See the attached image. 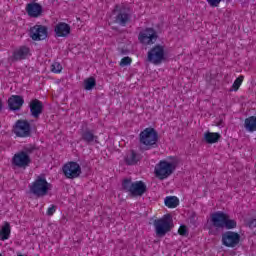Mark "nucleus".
<instances>
[{"instance_id":"1","label":"nucleus","mask_w":256,"mask_h":256,"mask_svg":"<svg viewBox=\"0 0 256 256\" xmlns=\"http://www.w3.org/2000/svg\"><path fill=\"white\" fill-rule=\"evenodd\" d=\"M177 167H179V159L176 156H169L168 160L159 161L155 166L154 173L158 179H167L175 173Z\"/></svg>"},{"instance_id":"2","label":"nucleus","mask_w":256,"mask_h":256,"mask_svg":"<svg viewBox=\"0 0 256 256\" xmlns=\"http://www.w3.org/2000/svg\"><path fill=\"white\" fill-rule=\"evenodd\" d=\"M159 133L152 127L145 128L139 134L140 145H144V151H149L157 147Z\"/></svg>"},{"instance_id":"3","label":"nucleus","mask_w":256,"mask_h":256,"mask_svg":"<svg viewBox=\"0 0 256 256\" xmlns=\"http://www.w3.org/2000/svg\"><path fill=\"white\" fill-rule=\"evenodd\" d=\"M153 227L157 237H165L167 233H171L173 230V217L171 214H165L153 221Z\"/></svg>"},{"instance_id":"4","label":"nucleus","mask_w":256,"mask_h":256,"mask_svg":"<svg viewBox=\"0 0 256 256\" xmlns=\"http://www.w3.org/2000/svg\"><path fill=\"white\" fill-rule=\"evenodd\" d=\"M167 60V54L165 53V46L156 44L150 48L147 52V61L152 65H161Z\"/></svg>"},{"instance_id":"5","label":"nucleus","mask_w":256,"mask_h":256,"mask_svg":"<svg viewBox=\"0 0 256 256\" xmlns=\"http://www.w3.org/2000/svg\"><path fill=\"white\" fill-rule=\"evenodd\" d=\"M113 14L116 15L114 23H117V25L127 27L128 23H131V12L125 6L115 5Z\"/></svg>"},{"instance_id":"6","label":"nucleus","mask_w":256,"mask_h":256,"mask_svg":"<svg viewBox=\"0 0 256 256\" xmlns=\"http://www.w3.org/2000/svg\"><path fill=\"white\" fill-rule=\"evenodd\" d=\"M13 133L16 137H20L22 139L31 137V123H29L27 119L17 120L13 126Z\"/></svg>"},{"instance_id":"7","label":"nucleus","mask_w":256,"mask_h":256,"mask_svg":"<svg viewBox=\"0 0 256 256\" xmlns=\"http://www.w3.org/2000/svg\"><path fill=\"white\" fill-rule=\"evenodd\" d=\"M62 173L66 179H78L81 177V165L75 161H69L62 166Z\"/></svg>"},{"instance_id":"8","label":"nucleus","mask_w":256,"mask_h":256,"mask_svg":"<svg viewBox=\"0 0 256 256\" xmlns=\"http://www.w3.org/2000/svg\"><path fill=\"white\" fill-rule=\"evenodd\" d=\"M12 167L17 169H27L31 165V156L25 152L18 151L11 160Z\"/></svg>"},{"instance_id":"9","label":"nucleus","mask_w":256,"mask_h":256,"mask_svg":"<svg viewBox=\"0 0 256 256\" xmlns=\"http://www.w3.org/2000/svg\"><path fill=\"white\" fill-rule=\"evenodd\" d=\"M29 35L32 41H45L49 37V28L42 24H35L30 28Z\"/></svg>"},{"instance_id":"10","label":"nucleus","mask_w":256,"mask_h":256,"mask_svg":"<svg viewBox=\"0 0 256 256\" xmlns=\"http://www.w3.org/2000/svg\"><path fill=\"white\" fill-rule=\"evenodd\" d=\"M157 38V31L153 28H146L138 34V41L142 45H153L157 41Z\"/></svg>"},{"instance_id":"11","label":"nucleus","mask_w":256,"mask_h":256,"mask_svg":"<svg viewBox=\"0 0 256 256\" xmlns=\"http://www.w3.org/2000/svg\"><path fill=\"white\" fill-rule=\"evenodd\" d=\"M50 189L51 184L47 182V179L41 176H38L31 185L32 193H48Z\"/></svg>"},{"instance_id":"12","label":"nucleus","mask_w":256,"mask_h":256,"mask_svg":"<svg viewBox=\"0 0 256 256\" xmlns=\"http://www.w3.org/2000/svg\"><path fill=\"white\" fill-rule=\"evenodd\" d=\"M241 236L237 232L228 231L222 235V243L225 247H237Z\"/></svg>"},{"instance_id":"13","label":"nucleus","mask_w":256,"mask_h":256,"mask_svg":"<svg viewBox=\"0 0 256 256\" xmlns=\"http://www.w3.org/2000/svg\"><path fill=\"white\" fill-rule=\"evenodd\" d=\"M80 140L86 145H93V143H99V136L95 135V131L89 128L80 129Z\"/></svg>"},{"instance_id":"14","label":"nucleus","mask_w":256,"mask_h":256,"mask_svg":"<svg viewBox=\"0 0 256 256\" xmlns=\"http://www.w3.org/2000/svg\"><path fill=\"white\" fill-rule=\"evenodd\" d=\"M26 13L29 17L37 19V17H41V15H43V6L37 2L28 3L26 5Z\"/></svg>"},{"instance_id":"15","label":"nucleus","mask_w":256,"mask_h":256,"mask_svg":"<svg viewBox=\"0 0 256 256\" xmlns=\"http://www.w3.org/2000/svg\"><path fill=\"white\" fill-rule=\"evenodd\" d=\"M23 105H25V99L21 95H12L8 99L10 111H19Z\"/></svg>"},{"instance_id":"16","label":"nucleus","mask_w":256,"mask_h":256,"mask_svg":"<svg viewBox=\"0 0 256 256\" xmlns=\"http://www.w3.org/2000/svg\"><path fill=\"white\" fill-rule=\"evenodd\" d=\"M29 109L31 116L34 119H39V117H41V113H43V102L39 99H33L29 103Z\"/></svg>"},{"instance_id":"17","label":"nucleus","mask_w":256,"mask_h":256,"mask_svg":"<svg viewBox=\"0 0 256 256\" xmlns=\"http://www.w3.org/2000/svg\"><path fill=\"white\" fill-rule=\"evenodd\" d=\"M227 219V214L222 211L214 212L211 214V222L214 227L218 229H223L225 227V221Z\"/></svg>"},{"instance_id":"18","label":"nucleus","mask_w":256,"mask_h":256,"mask_svg":"<svg viewBox=\"0 0 256 256\" xmlns=\"http://www.w3.org/2000/svg\"><path fill=\"white\" fill-rule=\"evenodd\" d=\"M56 37H69L71 35V26L65 22H59L54 27Z\"/></svg>"},{"instance_id":"19","label":"nucleus","mask_w":256,"mask_h":256,"mask_svg":"<svg viewBox=\"0 0 256 256\" xmlns=\"http://www.w3.org/2000/svg\"><path fill=\"white\" fill-rule=\"evenodd\" d=\"M31 53V49L27 46H20L18 49L14 50L11 60L12 61H23L27 59V56Z\"/></svg>"},{"instance_id":"20","label":"nucleus","mask_w":256,"mask_h":256,"mask_svg":"<svg viewBox=\"0 0 256 256\" xmlns=\"http://www.w3.org/2000/svg\"><path fill=\"white\" fill-rule=\"evenodd\" d=\"M143 159V155L135 150H130L129 153L126 154L124 161L126 165H137L139 161Z\"/></svg>"},{"instance_id":"21","label":"nucleus","mask_w":256,"mask_h":256,"mask_svg":"<svg viewBox=\"0 0 256 256\" xmlns=\"http://www.w3.org/2000/svg\"><path fill=\"white\" fill-rule=\"evenodd\" d=\"M11 237V223L4 221L0 227V241H7Z\"/></svg>"},{"instance_id":"22","label":"nucleus","mask_w":256,"mask_h":256,"mask_svg":"<svg viewBox=\"0 0 256 256\" xmlns=\"http://www.w3.org/2000/svg\"><path fill=\"white\" fill-rule=\"evenodd\" d=\"M219 139H221V134L217 132H206L204 134V141H206L209 145L219 143Z\"/></svg>"},{"instance_id":"23","label":"nucleus","mask_w":256,"mask_h":256,"mask_svg":"<svg viewBox=\"0 0 256 256\" xmlns=\"http://www.w3.org/2000/svg\"><path fill=\"white\" fill-rule=\"evenodd\" d=\"M244 127L249 133L256 131V116H250L244 120Z\"/></svg>"},{"instance_id":"24","label":"nucleus","mask_w":256,"mask_h":256,"mask_svg":"<svg viewBox=\"0 0 256 256\" xmlns=\"http://www.w3.org/2000/svg\"><path fill=\"white\" fill-rule=\"evenodd\" d=\"M147 191V185L143 181H136L132 184L131 193H145Z\"/></svg>"},{"instance_id":"25","label":"nucleus","mask_w":256,"mask_h":256,"mask_svg":"<svg viewBox=\"0 0 256 256\" xmlns=\"http://www.w3.org/2000/svg\"><path fill=\"white\" fill-rule=\"evenodd\" d=\"M164 203L168 209H175L179 205V198L177 196H167Z\"/></svg>"},{"instance_id":"26","label":"nucleus","mask_w":256,"mask_h":256,"mask_svg":"<svg viewBox=\"0 0 256 256\" xmlns=\"http://www.w3.org/2000/svg\"><path fill=\"white\" fill-rule=\"evenodd\" d=\"M243 81H245V76H238L232 84L230 91H239L241 85H243Z\"/></svg>"},{"instance_id":"27","label":"nucleus","mask_w":256,"mask_h":256,"mask_svg":"<svg viewBox=\"0 0 256 256\" xmlns=\"http://www.w3.org/2000/svg\"><path fill=\"white\" fill-rule=\"evenodd\" d=\"M95 85H97V81L93 77H89L86 80H84V89L86 91L93 90Z\"/></svg>"},{"instance_id":"28","label":"nucleus","mask_w":256,"mask_h":256,"mask_svg":"<svg viewBox=\"0 0 256 256\" xmlns=\"http://www.w3.org/2000/svg\"><path fill=\"white\" fill-rule=\"evenodd\" d=\"M224 227L226 229H235V227H237V221L229 219V215H227L226 220L224 222Z\"/></svg>"},{"instance_id":"29","label":"nucleus","mask_w":256,"mask_h":256,"mask_svg":"<svg viewBox=\"0 0 256 256\" xmlns=\"http://www.w3.org/2000/svg\"><path fill=\"white\" fill-rule=\"evenodd\" d=\"M122 187L125 191H128V193H131L132 187H133V182L131 181V179L126 178L122 182Z\"/></svg>"},{"instance_id":"30","label":"nucleus","mask_w":256,"mask_h":256,"mask_svg":"<svg viewBox=\"0 0 256 256\" xmlns=\"http://www.w3.org/2000/svg\"><path fill=\"white\" fill-rule=\"evenodd\" d=\"M63 71V66L59 62H54L51 65V72L55 73L56 75H59Z\"/></svg>"},{"instance_id":"31","label":"nucleus","mask_w":256,"mask_h":256,"mask_svg":"<svg viewBox=\"0 0 256 256\" xmlns=\"http://www.w3.org/2000/svg\"><path fill=\"white\" fill-rule=\"evenodd\" d=\"M133 63V59L129 56H125L121 59L119 65L120 67H128V65H131Z\"/></svg>"},{"instance_id":"32","label":"nucleus","mask_w":256,"mask_h":256,"mask_svg":"<svg viewBox=\"0 0 256 256\" xmlns=\"http://www.w3.org/2000/svg\"><path fill=\"white\" fill-rule=\"evenodd\" d=\"M35 151V145L33 144H28L24 146L23 150H21L22 153H26V155H31Z\"/></svg>"},{"instance_id":"33","label":"nucleus","mask_w":256,"mask_h":256,"mask_svg":"<svg viewBox=\"0 0 256 256\" xmlns=\"http://www.w3.org/2000/svg\"><path fill=\"white\" fill-rule=\"evenodd\" d=\"M55 213H57V206L55 204H52L48 207V209L46 211V215L48 217H53L55 215Z\"/></svg>"},{"instance_id":"34","label":"nucleus","mask_w":256,"mask_h":256,"mask_svg":"<svg viewBox=\"0 0 256 256\" xmlns=\"http://www.w3.org/2000/svg\"><path fill=\"white\" fill-rule=\"evenodd\" d=\"M222 1H225V0H206L208 5L212 8L219 7V5H221ZM226 1H231V0H226Z\"/></svg>"},{"instance_id":"35","label":"nucleus","mask_w":256,"mask_h":256,"mask_svg":"<svg viewBox=\"0 0 256 256\" xmlns=\"http://www.w3.org/2000/svg\"><path fill=\"white\" fill-rule=\"evenodd\" d=\"M178 234H180L182 237H185V235H187V226L181 225L178 228Z\"/></svg>"},{"instance_id":"36","label":"nucleus","mask_w":256,"mask_h":256,"mask_svg":"<svg viewBox=\"0 0 256 256\" xmlns=\"http://www.w3.org/2000/svg\"><path fill=\"white\" fill-rule=\"evenodd\" d=\"M143 193H130L129 197H141Z\"/></svg>"},{"instance_id":"37","label":"nucleus","mask_w":256,"mask_h":256,"mask_svg":"<svg viewBox=\"0 0 256 256\" xmlns=\"http://www.w3.org/2000/svg\"><path fill=\"white\" fill-rule=\"evenodd\" d=\"M37 197H43V195H46L45 193H34Z\"/></svg>"},{"instance_id":"38","label":"nucleus","mask_w":256,"mask_h":256,"mask_svg":"<svg viewBox=\"0 0 256 256\" xmlns=\"http://www.w3.org/2000/svg\"><path fill=\"white\" fill-rule=\"evenodd\" d=\"M0 111H3V101L0 98Z\"/></svg>"},{"instance_id":"39","label":"nucleus","mask_w":256,"mask_h":256,"mask_svg":"<svg viewBox=\"0 0 256 256\" xmlns=\"http://www.w3.org/2000/svg\"><path fill=\"white\" fill-rule=\"evenodd\" d=\"M0 256H3V254L0 253Z\"/></svg>"},{"instance_id":"40","label":"nucleus","mask_w":256,"mask_h":256,"mask_svg":"<svg viewBox=\"0 0 256 256\" xmlns=\"http://www.w3.org/2000/svg\"><path fill=\"white\" fill-rule=\"evenodd\" d=\"M32 1H37V0H32Z\"/></svg>"}]
</instances>
